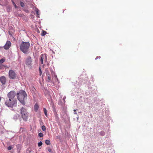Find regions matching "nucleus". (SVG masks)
Here are the masks:
<instances>
[{
	"label": "nucleus",
	"instance_id": "f257e3e1",
	"mask_svg": "<svg viewBox=\"0 0 153 153\" xmlns=\"http://www.w3.org/2000/svg\"><path fill=\"white\" fill-rule=\"evenodd\" d=\"M17 95H18L17 97L18 100L23 105H25V100L27 98V95L25 92L22 90H20L17 93Z\"/></svg>",
	"mask_w": 153,
	"mask_h": 153
},
{
	"label": "nucleus",
	"instance_id": "f03ea898",
	"mask_svg": "<svg viewBox=\"0 0 153 153\" xmlns=\"http://www.w3.org/2000/svg\"><path fill=\"white\" fill-rule=\"evenodd\" d=\"M30 46L29 42H23L20 45V49L24 53H27L28 52Z\"/></svg>",
	"mask_w": 153,
	"mask_h": 153
},
{
	"label": "nucleus",
	"instance_id": "7ed1b4c3",
	"mask_svg": "<svg viewBox=\"0 0 153 153\" xmlns=\"http://www.w3.org/2000/svg\"><path fill=\"white\" fill-rule=\"evenodd\" d=\"M5 104L8 107L12 108L16 106L17 100H16L9 99L6 100Z\"/></svg>",
	"mask_w": 153,
	"mask_h": 153
},
{
	"label": "nucleus",
	"instance_id": "20e7f679",
	"mask_svg": "<svg viewBox=\"0 0 153 153\" xmlns=\"http://www.w3.org/2000/svg\"><path fill=\"white\" fill-rule=\"evenodd\" d=\"M20 113L21 117L23 120L26 121L28 118V114L26 109L23 107H22L20 109Z\"/></svg>",
	"mask_w": 153,
	"mask_h": 153
},
{
	"label": "nucleus",
	"instance_id": "39448f33",
	"mask_svg": "<svg viewBox=\"0 0 153 153\" xmlns=\"http://www.w3.org/2000/svg\"><path fill=\"white\" fill-rule=\"evenodd\" d=\"M16 92L14 91H11L8 93L7 95L9 99L16 100V99H14L16 96Z\"/></svg>",
	"mask_w": 153,
	"mask_h": 153
},
{
	"label": "nucleus",
	"instance_id": "423d86ee",
	"mask_svg": "<svg viewBox=\"0 0 153 153\" xmlns=\"http://www.w3.org/2000/svg\"><path fill=\"white\" fill-rule=\"evenodd\" d=\"M9 76L10 78L14 79L16 77V74L13 70H10L9 71Z\"/></svg>",
	"mask_w": 153,
	"mask_h": 153
},
{
	"label": "nucleus",
	"instance_id": "0eeeda50",
	"mask_svg": "<svg viewBox=\"0 0 153 153\" xmlns=\"http://www.w3.org/2000/svg\"><path fill=\"white\" fill-rule=\"evenodd\" d=\"M32 59L30 56H28L25 60V64L28 66L31 65V64Z\"/></svg>",
	"mask_w": 153,
	"mask_h": 153
},
{
	"label": "nucleus",
	"instance_id": "6e6552de",
	"mask_svg": "<svg viewBox=\"0 0 153 153\" xmlns=\"http://www.w3.org/2000/svg\"><path fill=\"white\" fill-rule=\"evenodd\" d=\"M45 73L46 74L47 76L48 79L47 81L48 82H50L51 80V76L50 75V73L48 69L46 68L45 71Z\"/></svg>",
	"mask_w": 153,
	"mask_h": 153
},
{
	"label": "nucleus",
	"instance_id": "1a4fd4ad",
	"mask_svg": "<svg viewBox=\"0 0 153 153\" xmlns=\"http://www.w3.org/2000/svg\"><path fill=\"white\" fill-rule=\"evenodd\" d=\"M11 45V43L9 41H7L5 45L4 46V48L6 50L8 49L10 47Z\"/></svg>",
	"mask_w": 153,
	"mask_h": 153
},
{
	"label": "nucleus",
	"instance_id": "9d476101",
	"mask_svg": "<svg viewBox=\"0 0 153 153\" xmlns=\"http://www.w3.org/2000/svg\"><path fill=\"white\" fill-rule=\"evenodd\" d=\"M0 81L2 85H4L6 83V78L4 76H1L0 77Z\"/></svg>",
	"mask_w": 153,
	"mask_h": 153
},
{
	"label": "nucleus",
	"instance_id": "9b49d317",
	"mask_svg": "<svg viewBox=\"0 0 153 153\" xmlns=\"http://www.w3.org/2000/svg\"><path fill=\"white\" fill-rule=\"evenodd\" d=\"M39 108V106L37 104H36L34 106V110L36 112L38 110Z\"/></svg>",
	"mask_w": 153,
	"mask_h": 153
},
{
	"label": "nucleus",
	"instance_id": "f8f14e48",
	"mask_svg": "<svg viewBox=\"0 0 153 153\" xmlns=\"http://www.w3.org/2000/svg\"><path fill=\"white\" fill-rule=\"evenodd\" d=\"M44 55L43 54H42L41 56V59L40 60V62L42 64H43V57Z\"/></svg>",
	"mask_w": 153,
	"mask_h": 153
},
{
	"label": "nucleus",
	"instance_id": "ddd939ff",
	"mask_svg": "<svg viewBox=\"0 0 153 153\" xmlns=\"http://www.w3.org/2000/svg\"><path fill=\"white\" fill-rule=\"evenodd\" d=\"M35 11L37 15V17H39V10L38 9H37Z\"/></svg>",
	"mask_w": 153,
	"mask_h": 153
},
{
	"label": "nucleus",
	"instance_id": "4468645a",
	"mask_svg": "<svg viewBox=\"0 0 153 153\" xmlns=\"http://www.w3.org/2000/svg\"><path fill=\"white\" fill-rule=\"evenodd\" d=\"M47 34L46 31L44 30H42V32L41 33V34L42 36L45 35Z\"/></svg>",
	"mask_w": 153,
	"mask_h": 153
},
{
	"label": "nucleus",
	"instance_id": "2eb2a0df",
	"mask_svg": "<svg viewBox=\"0 0 153 153\" xmlns=\"http://www.w3.org/2000/svg\"><path fill=\"white\" fill-rule=\"evenodd\" d=\"M43 111L44 112L45 115L46 117H47L48 116L47 113V110L45 108H43Z\"/></svg>",
	"mask_w": 153,
	"mask_h": 153
},
{
	"label": "nucleus",
	"instance_id": "dca6fc26",
	"mask_svg": "<svg viewBox=\"0 0 153 153\" xmlns=\"http://www.w3.org/2000/svg\"><path fill=\"white\" fill-rule=\"evenodd\" d=\"M45 143L47 145H49L50 144V141L48 140H47L45 141Z\"/></svg>",
	"mask_w": 153,
	"mask_h": 153
},
{
	"label": "nucleus",
	"instance_id": "f3484780",
	"mask_svg": "<svg viewBox=\"0 0 153 153\" xmlns=\"http://www.w3.org/2000/svg\"><path fill=\"white\" fill-rule=\"evenodd\" d=\"M4 67H5V66L2 65H0V69H4Z\"/></svg>",
	"mask_w": 153,
	"mask_h": 153
},
{
	"label": "nucleus",
	"instance_id": "a211bd4d",
	"mask_svg": "<svg viewBox=\"0 0 153 153\" xmlns=\"http://www.w3.org/2000/svg\"><path fill=\"white\" fill-rule=\"evenodd\" d=\"M42 129L44 131H45L46 130V127L45 126H43L42 127Z\"/></svg>",
	"mask_w": 153,
	"mask_h": 153
},
{
	"label": "nucleus",
	"instance_id": "6ab92c4d",
	"mask_svg": "<svg viewBox=\"0 0 153 153\" xmlns=\"http://www.w3.org/2000/svg\"><path fill=\"white\" fill-rule=\"evenodd\" d=\"M42 144V141H40L38 143V146L40 147L41 146Z\"/></svg>",
	"mask_w": 153,
	"mask_h": 153
},
{
	"label": "nucleus",
	"instance_id": "aec40b11",
	"mask_svg": "<svg viewBox=\"0 0 153 153\" xmlns=\"http://www.w3.org/2000/svg\"><path fill=\"white\" fill-rule=\"evenodd\" d=\"M11 1H12V3L13 4V5H14V6L16 8H17V6L16 5V4L14 3V2L13 1V0H11Z\"/></svg>",
	"mask_w": 153,
	"mask_h": 153
},
{
	"label": "nucleus",
	"instance_id": "412c9836",
	"mask_svg": "<svg viewBox=\"0 0 153 153\" xmlns=\"http://www.w3.org/2000/svg\"><path fill=\"white\" fill-rule=\"evenodd\" d=\"M20 5L22 7H25V4L22 2H20Z\"/></svg>",
	"mask_w": 153,
	"mask_h": 153
},
{
	"label": "nucleus",
	"instance_id": "4be33fe9",
	"mask_svg": "<svg viewBox=\"0 0 153 153\" xmlns=\"http://www.w3.org/2000/svg\"><path fill=\"white\" fill-rule=\"evenodd\" d=\"M4 59H1L0 60V63L1 64L3 63L4 62Z\"/></svg>",
	"mask_w": 153,
	"mask_h": 153
},
{
	"label": "nucleus",
	"instance_id": "5701e85b",
	"mask_svg": "<svg viewBox=\"0 0 153 153\" xmlns=\"http://www.w3.org/2000/svg\"><path fill=\"white\" fill-rule=\"evenodd\" d=\"M39 136L40 137H42L43 136V134L42 133H40L39 134Z\"/></svg>",
	"mask_w": 153,
	"mask_h": 153
},
{
	"label": "nucleus",
	"instance_id": "b1692460",
	"mask_svg": "<svg viewBox=\"0 0 153 153\" xmlns=\"http://www.w3.org/2000/svg\"><path fill=\"white\" fill-rule=\"evenodd\" d=\"M39 73L40 74V75L41 76V75H42V71L41 70V69L40 67H39Z\"/></svg>",
	"mask_w": 153,
	"mask_h": 153
},
{
	"label": "nucleus",
	"instance_id": "393cba45",
	"mask_svg": "<svg viewBox=\"0 0 153 153\" xmlns=\"http://www.w3.org/2000/svg\"><path fill=\"white\" fill-rule=\"evenodd\" d=\"M13 147L12 146H9L7 147V149L8 150H10Z\"/></svg>",
	"mask_w": 153,
	"mask_h": 153
},
{
	"label": "nucleus",
	"instance_id": "a878e982",
	"mask_svg": "<svg viewBox=\"0 0 153 153\" xmlns=\"http://www.w3.org/2000/svg\"><path fill=\"white\" fill-rule=\"evenodd\" d=\"M48 150L50 152H52V149L50 148H49L48 149Z\"/></svg>",
	"mask_w": 153,
	"mask_h": 153
},
{
	"label": "nucleus",
	"instance_id": "bb28decb",
	"mask_svg": "<svg viewBox=\"0 0 153 153\" xmlns=\"http://www.w3.org/2000/svg\"><path fill=\"white\" fill-rule=\"evenodd\" d=\"M100 56H97L95 58V59H100Z\"/></svg>",
	"mask_w": 153,
	"mask_h": 153
},
{
	"label": "nucleus",
	"instance_id": "cd10ccee",
	"mask_svg": "<svg viewBox=\"0 0 153 153\" xmlns=\"http://www.w3.org/2000/svg\"><path fill=\"white\" fill-rule=\"evenodd\" d=\"M65 98H66V97H64L63 98V100H65Z\"/></svg>",
	"mask_w": 153,
	"mask_h": 153
},
{
	"label": "nucleus",
	"instance_id": "c85d7f7f",
	"mask_svg": "<svg viewBox=\"0 0 153 153\" xmlns=\"http://www.w3.org/2000/svg\"><path fill=\"white\" fill-rule=\"evenodd\" d=\"M77 110V109H76V110H75V109H74V111H76V110Z\"/></svg>",
	"mask_w": 153,
	"mask_h": 153
},
{
	"label": "nucleus",
	"instance_id": "c756f323",
	"mask_svg": "<svg viewBox=\"0 0 153 153\" xmlns=\"http://www.w3.org/2000/svg\"><path fill=\"white\" fill-rule=\"evenodd\" d=\"M74 114H77V113H76V112H74Z\"/></svg>",
	"mask_w": 153,
	"mask_h": 153
},
{
	"label": "nucleus",
	"instance_id": "7c9ffc66",
	"mask_svg": "<svg viewBox=\"0 0 153 153\" xmlns=\"http://www.w3.org/2000/svg\"><path fill=\"white\" fill-rule=\"evenodd\" d=\"M36 153H38L37 152H36Z\"/></svg>",
	"mask_w": 153,
	"mask_h": 153
}]
</instances>
